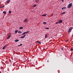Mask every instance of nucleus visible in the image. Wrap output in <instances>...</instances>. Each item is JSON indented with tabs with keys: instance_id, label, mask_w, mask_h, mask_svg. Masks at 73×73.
I'll use <instances>...</instances> for the list:
<instances>
[{
	"instance_id": "33",
	"label": "nucleus",
	"mask_w": 73,
	"mask_h": 73,
	"mask_svg": "<svg viewBox=\"0 0 73 73\" xmlns=\"http://www.w3.org/2000/svg\"><path fill=\"white\" fill-rule=\"evenodd\" d=\"M61 49H62V50H63V48H61Z\"/></svg>"
},
{
	"instance_id": "28",
	"label": "nucleus",
	"mask_w": 73,
	"mask_h": 73,
	"mask_svg": "<svg viewBox=\"0 0 73 73\" xmlns=\"http://www.w3.org/2000/svg\"><path fill=\"white\" fill-rule=\"evenodd\" d=\"M21 38H23V36H22L21 37Z\"/></svg>"
},
{
	"instance_id": "10",
	"label": "nucleus",
	"mask_w": 73,
	"mask_h": 73,
	"mask_svg": "<svg viewBox=\"0 0 73 73\" xmlns=\"http://www.w3.org/2000/svg\"><path fill=\"white\" fill-rule=\"evenodd\" d=\"M66 13V11H64L62 13V15H64V14H65Z\"/></svg>"
},
{
	"instance_id": "14",
	"label": "nucleus",
	"mask_w": 73,
	"mask_h": 73,
	"mask_svg": "<svg viewBox=\"0 0 73 73\" xmlns=\"http://www.w3.org/2000/svg\"><path fill=\"white\" fill-rule=\"evenodd\" d=\"M46 24V22H43V24Z\"/></svg>"
},
{
	"instance_id": "34",
	"label": "nucleus",
	"mask_w": 73,
	"mask_h": 73,
	"mask_svg": "<svg viewBox=\"0 0 73 73\" xmlns=\"http://www.w3.org/2000/svg\"><path fill=\"white\" fill-rule=\"evenodd\" d=\"M1 69H2V68H3V67H1Z\"/></svg>"
},
{
	"instance_id": "22",
	"label": "nucleus",
	"mask_w": 73,
	"mask_h": 73,
	"mask_svg": "<svg viewBox=\"0 0 73 73\" xmlns=\"http://www.w3.org/2000/svg\"><path fill=\"white\" fill-rule=\"evenodd\" d=\"M37 41L38 43H39V44H41V42H40L38 41Z\"/></svg>"
},
{
	"instance_id": "21",
	"label": "nucleus",
	"mask_w": 73,
	"mask_h": 73,
	"mask_svg": "<svg viewBox=\"0 0 73 73\" xmlns=\"http://www.w3.org/2000/svg\"><path fill=\"white\" fill-rule=\"evenodd\" d=\"M18 32V30H15V33H17Z\"/></svg>"
},
{
	"instance_id": "38",
	"label": "nucleus",
	"mask_w": 73,
	"mask_h": 73,
	"mask_svg": "<svg viewBox=\"0 0 73 73\" xmlns=\"http://www.w3.org/2000/svg\"><path fill=\"white\" fill-rule=\"evenodd\" d=\"M47 62H49V61L48 60V61H47Z\"/></svg>"
},
{
	"instance_id": "25",
	"label": "nucleus",
	"mask_w": 73,
	"mask_h": 73,
	"mask_svg": "<svg viewBox=\"0 0 73 73\" xmlns=\"http://www.w3.org/2000/svg\"><path fill=\"white\" fill-rule=\"evenodd\" d=\"M46 29H49V28L48 27H46Z\"/></svg>"
},
{
	"instance_id": "2",
	"label": "nucleus",
	"mask_w": 73,
	"mask_h": 73,
	"mask_svg": "<svg viewBox=\"0 0 73 73\" xmlns=\"http://www.w3.org/2000/svg\"><path fill=\"white\" fill-rule=\"evenodd\" d=\"M72 29H73V28H72V27H70L68 31V33H70V32H71V31H72Z\"/></svg>"
},
{
	"instance_id": "13",
	"label": "nucleus",
	"mask_w": 73,
	"mask_h": 73,
	"mask_svg": "<svg viewBox=\"0 0 73 73\" xmlns=\"http://www.w3.org/2000/svg\"><path fill=\"white\" fill-rule=\"evenodd\" d=\"M23 27H21L19 28V29H23Z\"/></svg>"
},
{
	"instance_id": "9",
	"label": "nucleus",
	"mask_w": 73,
	"mask_h": 73,
	"mask_svg": "<svg viewBox=\"0 0 73 73\" xmlns=\"http://www.w3.org/2000/svg\"><path fill=\"white\" fill-rule=\"evenodd\" d=\"M66 7H63L62 8V10H64V9H66Z\"/></svg>"
},
{
	"instance_id": "3",
	"label": "nucleus",
	"mask_w": 73,
	"mask_h": 73,
	"mask_svg": "<svg viewBox=\"0 0 73 73\" xmlns=\"http://www.w3.org/2000/svg\"><path fill=\"white\" fill-rule=\"evenodd\" d=\"M28 33H29V31H28L26 32H25L23 33L22 34V35H25V34Z\"/></svg>"
},
{
	"instance_id": "8",
	"label": "nucleus",
	"mask_w": 73,
	"mask_h": 73,
	"mask_svg": "<svg viewBox=\"0 0 73 73\" xmlns=\"http://www.w3.org/2000/svg\"><path fill=\"white\" fill-rule=\"evenodd\" d=\"M35 2L38 3L39 2V0H35Z\"/></svg>"
},
{
	"instance_id": "36",
	"label": "nucleus",
	"mask_w": 73,
	"mask_h": 73,
	"mask_svg": "<svg viewBox=\"0 0 73 73\" xmlns=\"http://www.w3.org/2000/svg\"><path fill=\"white\" fill-rule=\"evenodd\" d=\"M3 8V7H0V8Z\"/></svg>"
},
{
	"instance_id": "35",
	"label": "nucleus",
	"mask_w": 73,
	"mask_h": 73,
	"mask_svg": "<svg viewBox=\"0 0 73 73\" xmlns=\"http://www.w3.org/2000/svg\"><path fill=\"white\" fill-rule=\"evenodd\" d=\"M21 46L20 45H19L18 46Z\"/></svg>"
},
{
	"instance_id": "18",
	"label": "nucleus",
	"mask_w": 73,
	"mask_h": 73,
	"mask_svg": "<svg viewBox=\"0 0 73 73\" xmlns=\"http://www.w3.org/2000/svg\"><path fill=\"white\" fill-rule=\"evenodd\" d=\"M26 36V35H23V37L24 38L25 37V36Z\"/></svg>"
},
{
	"instance_id": "19",
	"label": "nucleus",
	"mask_w": 73,
	"mask_h": 73,
	"mask_svg": "<svg viewBox=\"0 0 73 73\" xmlns=\"http://www.w3.org/2000/svg\"><path fill=\"white\" fill-rule=\"evenodd\" d=\"M26 36V35H23V37L24 38L25 37V36Z\"/></svg>"
},
{
	"instance_id": "20",
	"label": "nucleus",
	"mask_w": 73,
	"mask_h": 73,
	"mask_svg": "<svg viewBox=\"0 0 73 73\" xmlns=\"http://www.w3.org/2000/svg\"><path fill=\"white\" fill-rule=\"evenodd\" d=\"M26 36V35H23V37L24 38L25 37V36Z\"/></svg>"
},
{
	"instance_id": "29",
	"label": "nucleus",
	"mask_w": 73,
	"mask_h": 73,
	"mask_svg": "<svg viewBox=\"0 0 73 73\" xmlns=\"http://www.w3.org/2000/svg\"><path fill=\"white\" fill-rule=\"evenodd\" d=\"M59 24L58 22H56L55 24Z\"/></svg>"
},
{
	"instance_id": "16",
	"label": "nucleus",
	"mask_w": 73,
	"mask_h": 73,
	"mask_svg": "<svg viewBox=\"0 0 73 73\" xmlns=\"http://www.w3.org/2000/svg\"><path fill=\"white\" fill-rule=\"evenodd\" d=\"M45 38H47V37H48V36L46 35V34H45Z\"/></svg>"
},
{
	"instance_id": "4",
	"label": "nucleus",
	"mask_w": 73,
	"mask_h": 73,
	"mask_svg": "<svg viewBox=\"0 0 73 73\" xmlns=\"http://www.w3.org/2000/svg\"><path fill=\"white\" fill-rule=\"evenodd\" d=\"M62 20H60L58 22V23H59V24H61V23H62Z\"/></svg>"
},
{
	"instance_id": "11",
	"label": "nucleus",
	"mask_w": 73,
	"mask_h": 73,
	"mask_svg": "<svg viewBox=\"0 0 73 73\" xmlns=\"http://www.w3.org/2000/svg\"><path fill=\"white\" fill-rule=\"evenodd\" d=\"M36 6H37V5H36V4H34L33 5V7H36Z\"/></svg>"
},
{
	"instance_id": "32",
	"label": "nucleus",
	"mask_w": 73,
	"mask_h": 73,
	"mask_svg": "<svg viewBox=\"0 0 73 73\" xmlns=\"http://www.w3.org/2000/svg\"><path fill=\"white\" fill-rule=\"evenodd\" d=\"M62 2H63L64 1V0H62Z\"/></svg>"
},
{
	"instance_id": "5",
	"label": "nucleus",
	"mask_w": 73,
	"mask_h": 73,
	"mask_svg": "<svg viewBox=\"0 0 73 73\" xmlns=\"http://www.w3.org/2000/svg\"><path fill=\"white\" fill-rule=\"evenodd\" d=\"M6 46H7V45H6L4 46H3V49H5V48H6Z\"/></svg>"
},
{
	"instance_id": "26",
	"label": "nucleus",
	"mask_w": 73,
	"mask_h": 73,
	"mask_svg": "<svg viewBox=\"0 0 73 73\" xmlns=\"http://www.w3.org/2000/svg\"><path fill=\"white\" fill-rule=\"evenodd\" d=\"M27 20H28V19H25V21H27Z\"/></svg>"
},
{
	"instance_id": "31",
	"label": "nucleus",
	"mask_w": 73,
	"mask_h": 73,
	"mask_svg": "<svg viewBox=\"0 0 73 73\" xmlns=\"http://www.w3.org/2000/svg\"><path fill=\"white\" fill-rule=\"evenodd\" d=\"M5 7V6H3L2 7V8H4V7Z\"/></svg>"
},
{
	"instance_id": "27",
	"label": "nucleus",
	"mask_w": 73,
	"mask_h": 73,
	"mask_svg": "<svg viewBox=\"0 0 73 73\" xmlns=\"http://www.w3.org/2000/svg\"><path fill=\"white\" fill-rule=\"evenodd\" d=\"M70 50H71V51H73V49L72 48H71Z\"/></svg>"
},
{
	"instance_id": "7",
	"label": "nucleus",
	"mask_w": 73,
	"mask_h": 73,
	"mask_svg": "<svg viewBox=\"0 0 73 73\" xmlns=\"http://www.w3.org/2000/svg\"><path fill=\"white\" fill-rule=\"evenodd\" d=\"M11 37V35H9L7 37V39H9V38H10Z\"/></svg>"
},
{
	"instance_id": "24",
	"label": "nucleus",
	"mask_w": 73,
	"mask_h": 73,
	"mask_svg": "<svg viewBox=\"0 0 73 73\" xmlns=\"http://www.w3.org/2000/svg\"><path fill=\"white\" fill-rule=\"evenodd\" d=\"M9 13H12V11H9Z\"/></svg>"
},
{
	"instance_id": "1",
	"label": "nucleus",
	"mask_w": 73,
	"mask_h": 73,
	"mask_svg": "<svg viewBox=\"0 0 73 73\" xmlns=\"http://www.w3.org/2000/svg\"><path fill=\"white\" fill-rule=\"evenodd\" d=\"M72 6V3H70L67 6L68 8H70Z\"/></svg>"
},
{
	"instance_id": "15",
	"label": "nucleus",
	"mask_w": 73,
	"mask_h": 73,
	"mask_svg": "<svg viewBox=\"0 0 73 73\" xmlns=\"http://www.w3.org/2000/svg\"><path fill=\"white\" fill-rule=\"evenodd\" d=\"M18 33H21L22 32L21 31H19L18 32Z\"/></svg>"
},
{
	"instance_id": "37",
	"label": "nucleus",
	"mask_w": 73,
	"mask_h": 73,
	"mask_svg": "<svg viewBox=\"0 0 73 73\" xmlns=\"http://www.w3.org/2000/svg\"><path fill=\"white\" fill-rule=\"evenodd\" d=\"M53 16V15H51V16Z\"/></svg>"
},
{
	"instance_id": "12",
	"label": "nucleus",
	"mask_w": 73,
	"mask_h": 73,
	"mask_svg": "<svg viewBox=\"0 0 73 73\" xmlns=\"http://www.w3.org/2000/svg\"><path fill=\"white\" fill-rule=\"evenodd\" d=\"M3 13L4 14H5H5H6V13H7V12H5V11H3Z\"/></svg>"
},
{
	"instance_id": "23",
	"label": "nucleus",
	"mask_w": 73,
	"mask_h": 73,
	"mask_svg": "<svg viewBox=\"0 0 73 73\" xmlns=\"http://www.w3.org/2000/svg\"><path fill=\"white\" fill-rule=\"evenodd\" d=\"M10 1L9 0H8L7 1V3H9Z\"/></svg>"
},
{
	"instance_id": "6",
	"label": "nucleus",
	"mask_w": 73,
	"mask_h": 73,
	"mask_svg": "<svg viewBox=\"0 0 73 73\" xmlns=\"http://www.w3.org/2000/svg\"><path fill=\"white\" fill-rule=\"evenodd\" d=\"M19 41V40L18 39H16V40H15V41L16 42H18V41Z\"/></svg>"
},
{
	"instance_id": "17",
	"label": "nucleus",
	"mask_w": 73,
	"mask_h": 73,
	"mask_svg": "<svg viewBox=\"0 0 73 73\" xmlns=\"http://www.w3.org/2000/svg\"><path fill=\"white\" fill-rule=\"evenodd\" d=\"M42 16H46V14H43L42 15Z\"/></svg>"
},
{
	"instance_id": "30",
	"label": "nucleus",
	"mask_w": 73,
	"mask_h": 73,
	"mask_svg": "<svg viewBox=\"0 0 73 73\" xmlns=\"http://www.w3.org/2000/svg\"><path fill=\"white\" fill-rule=\"evenodd\" d=\"M22 45H23V44H20V45L21 46H22Z\"/></svg>"
}]
</instances>
